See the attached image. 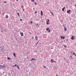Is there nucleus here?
I'll return each instance as SVG.
<instances>
[{
	"instance_id": "8",
	"label": "nucleus",
	"mask_w": 76,
	"mask_h": 76,
	"mask_svg": "<svg viewBox=\"0 0 76 76\" xmlns=\"http://www.w3.org/2000/svg\"><path fill=\"white\" fill-rule=\"evenodd\" d=\"M64 30L65 31H66L67 30V28L65 27V26H64Z\"/></svg>"
},
{
	"instance_id": "42",
	"label": "nucleus",
	"mask_w": 76,
	"mask_h": 76,
	"mask_svg": "<svg viewBox=\"0 0 76 76\" xmlns=\"http://www.w3.org/2000/svg\"><path fill=\"white\" fill-rule=\"evenodd\" d=\"M67 41H68V39H67Z\"/></svg>"
},
{
	"instance_id": "22",
	"label": "nucleus",
	"mask_w": 76,
	"mask_h": 76,
	"mask_svg": "<svg viewBox=\"0 0 76 76\" xmlns=\"http://www.w3.org/2000/svg\"><path fill=\"white\" fill-rule=\"evenodd\" d=\"M17 14L18 15V16H19V14L18 13H17Z\"/></svg>"
},
{
	"instance_id": "43",
	"label": "nucleus",
	"mask_w": 76,
	"mask_h": 76,
	"mask_svg": "<svg viewBox=\"0 0 76 76\" xmlns=\"http://www.w3.org/2000/svg\"><path fill=\"white\" fill-rule=\"evenodd\" d=\"M51 49H53V48H51Z\"/></svg>"
},
{
	"instance_id": "15",
	"label": "nucleus",
	"mask_w": 76,
	"mask_h": 76,
	"mask_svg": "<svg viewBox=\"0 0 76 76\" xmlns=\"http://www.w3.org/2000/svg\"><path fill=\"white\" fill-rule=\"evenodd\" d=\"M32 40L34 39V37H32Z\"/></svg>"
},
{
	"instance_id": "12",
	"label": "nucleus",
	"mask_w": 76,
	"mask_h": 76,
	"mask_svg": "<svg viewBox=\"0 0 76 76\" xmlns=\"http://www.w3.org/2000/svg\"><path fill=\"white\" fill-rule=\"evenodd\" d=\"M37 37H37V36H35V38H37Z\"/></svg>"
},
{
	"instance_id": "44",
	"label": "nucleus",
	"mask_w": 76,
	"mask_h": 76,
	"mask_svg": "<svg viewBox=\"0 0 76 76\" xmlns=\"http://www.w3.org/2000/svg\"><path fill=\"white\" fill-rule=\"evenodd\" d=\"M57 76H58V75H56Z\"/></svg>"
},
{
	"instance_id": "5",
	"label": "nucleus",
	"mask_w": 76,
	"mask_h": 76,
	"mask_svg": "<svg viewBox=\"0 0 76 76\" xmlns=\"http://www.w3.org/2000/svg\"><path fill=\"white\" fill-rule=\"evenodd\" d=\"M50 62H51L52 63H53L54 62V60L53 59H51L50 61Z\"/></svg>"
},
{
	"instance_id": "34",
	"label": "nucleus",
	"mask_w": 76,
	"mask_h": 76,
	"mask_svg": "<svg viewBox=\"0 0 76 76\" xmlns=\"http://www.w3.org/2000/svg\"><path fill=\"white\" fill-rule=\"evenodd\" d=\"M4 3H6V2L4 1Z\"/></svg>"
},
{
	"instance_id": "16",
	"label": "nucleus",
	"mask_w": 76,
	"mask_h": 76,
	"mask_svg": "<svg viewBox=\"0 0 76 76\" xmlns=\"http://www.w3.org/2000/svg\"><path fill=\"white\" fill-rule=\"evenodd\" d=\"M61 39H63V36H61Z\"/></svg>"
},
{
	"instance_id": "35",
	"label": "nucleus",
	"mask_w": 76,
	"mask_h": 76,
	"mask_svg": "<svg viewBox=\"0 0 76 76\" xmlns=\"http://www.w3.org/2000/svg\"><path fill=\"white\" fill-rule=\"evenodd\" d=\"M20 20L21 21H22V19H21Z\"/></svg>"
},
{
	"instance_id": "52",
	"label": "nucleus",
	"mask_w": 76,
	"mask_h": 76,
	"mask_svg": "<svg viewBox=\"0 0 76 76\" xmlns=\"http://www.w3.org/2000/svg\"><path fill=\"white\" fill-rule=\"evenodd\" d=\"M35 4H36V3H35Z\"/></svg>"
},
{
	"instance_id": "18",
	"label": "nucleus",
	"mask_w": 76,
	"mask_h": 76,
	"mask_svg": "<svg viewBox=\"0 0 76 76\" xmlns=\"http://www.w3.org/2000/svg\"><path fill=\"white\" fill-rule=\"evenodd\" d=\"M7 17H6V18H8V16L7 15H6Z\"/></svg>"
},
{
	"instance_id": "33",
	"label": "nucleus",
	"mask_w": 76,
	"mask_h": 76,
	"mask_svg": "<svg viewBox=\"0 0 76 76\" xmlns=\"http://www.w3.org/2000/svg\"><path fill=\"white\" fill-rule=\"evenodd\" d=\"M34 60L35 61L36 60V59H34Z\"/></svg>"
},
{
	"instance_id": "6",
	"label": "nucleus",
	"mask_w": 76,
	"mask_h": 76,
	"mask_svg": "<svg viewBox=\"0 0 76 76\" xmlns=\"http://www.w3.org/2000/svg\"><path fill=\"white\" fill-rule=\"evenodd\" d=\"M43 13L42 12V11H41V15L42 16L43 15Z\"/></svg>"
},
{
	"instance_id": "24",
	"label": "nucleus",
	"mask_w": 76,
	"mask_h": 76,
	"mask_svg": "<svg viewBox=\"0 0 76 76\" xmlns=\"http://www.w3.org/2000/svg\"><path fill=\"white\" fill-rule=\"evenodd\" d=\"M43 67L44 68H46V67H45V66H43Z\"/></svg>"
},
{
	"instance_id": "20",
	"label": "nucleus",
	"mask_w": 76,
	"mask_h": 76,
	"mask_svg": "<svg viewBox=\"0 0 76 76\" xmlns=\"http://www.w3.org/2000/svg\"><path fill=\"white\" fill-rule=\"evenodd\" d=\"M73 54L75 56L76 55V54H75L74 53H73Z\"/></svg>"
},
{
	"instance_id": "21",
	"label": "nucleus",
	"mask_w": 76,
	"mask_h": 76,
	"mask_svg": "<svg viewBox=\"0 0 76 76\" xmlns=\"http://www.w3.org/2000/svg\"><path fill=\"white\" fill-rule=\"evenodd\" d=\"M36 40H38V38H36Z\"/></svg>"
},
{
	"instance_id": "28",
	"label": "nucleus",
	"mask_w": 76,
	"mask_h": 76,
	"mask_svg": "<svg viewBox=\"0 0 76 76\" xmlns=\"http://www.w3.org/2000/svg\"><path fill=\"white\" fill-rule=\"evenodd\" d=\"M22 8H24V6H22Z\"/></svg>"
},
{
	"instance_id": "27",
	"label": "nucleus",
	"mask_w": 76,
	"mask_h": 76,
	"mask_svg": "<svg viewBox=\"0 0 76 76\" xmlns=\"http://www.w3.org/2000/svg\"><path fill=\"white\" fill-rule=\"evenodd\" d=\"M50 13H51L52 15H53V13H52V12H50Z\"/></svg>"
},
{
	"instance_id": "9",
	"label": "nucleus",
	"mask_w": 76,
	"mask_h": 76,
	"mask_svg": "<svg viewBox=\"0 0 76 76\" xmlns=\"http://www.w3.org/2000/svg\"><path fill=\"white\" fill-rule=\"evenodd\" d=\"M72 38H71V39L72 40H73V39L75 38V37H73V36L72 37Z\"/></svg>"
},
{
	"instance_id": "45",
	"label": "nucleus",
	"mask_w": 76,
	"mask_h": 76,
	"mask_svg": "<svg viewBox=\"0 0 76 76\" xmlns=\"http://www.w3.org/2000/svg\"><path fill=\"white\" fill-rule=\"evenodd\" d=\"M18 68L19 69H20V68H19V67H18Z\"/></svg>"
},
{
	"instance_id": "3",
	"label": "nucleus",
	"mask_w": 76,
	"mask_h": 76,
	"mask_svg": "<svg viewBox=\"0 0 76 76\" xmlns=\"http://www.w3.org/2000/svg\"><path fill=\"white\" fill-rule=\"evenodd\" d=\"M71 12V10H68L67 11V13H69Z\"/></svg>"
},
{
	"instance_id": "41",
	"label": "nucleus",
	"mask_w": 76,
	"mask_h": 76,
	"mask_svg": "<svg viewBox=\"0 0 76 76\" xmlns=\"http://www.w3.org/2000/svg\"><path fill=\"white\" fill-rule=\"evenodd\" d=\"M64 47L66 48V46H64Z\"/></svg>"
},
{
	"instance_id": "1",
	"label": "nucleus",
	"mask_w": 76,
	"mask_h": 76,
	"mask_svg": "<svg viewBox=\"0 0 76 76\" xmlns=\"http://www.w3.org/2000/svg\"><path fill=\"white\" fill-rule=\"evenodd\" d=\"M1 66V68H5V66L4 64L3 66L1 65H0Z\"/></svg>"
},
{
	"instance_id": "39",
	"label": "nucleus",
	"mask_w": 76,
	"mask_h": 76,
	"mask_svg": "<svg viewBox=\"0 0 76 76\" xmlns=\"http://www.w3.org/2000/svg\"><path fill=\"white\" fill-rule=\"evenodd\" d=\"M38 24H37V25H36V26H38Z\"/></svg>"
},
{
	"instance_id": "50",
	"label": "nucleus",
	"mask_w": 76,
	"mask_h": 76,
	"mask_svg": "<svg viewBox=\"0 0 76 76\" xmlns=\"http://www.w3.org/2000/svg\"><path fill=\"white\" fill-rule=\"evenodd\" d=\"M75 56L76 57V55H75Z\"/></svg>"
},
{
	"instance_id": "10",
	"label": "nucleus",
	"mask_w": 76,
	"mask_h": 76,
	"mask_svg": "<svg viewBox=\"0 0 76 76\" xmlns=\"http://www.w3.org/2000/svg\"><path fill=\"white\" fill-rule=\"evenodd\" d=\"M13 55H14V57H16V56H15V53H13Z\"/></svg>"
},
{
	"instance_id": "53",
	"label": "nucleus",
	"mask_w": 76,
	"mask_h": 76,
	"mask_svg": "<svg viewBox=\"0 0 76 76\" xmlns=\"http://www.w3.org/2000/svg\"><path fill=\"white\" fill-rule=\"evenodd\" d=\"M9 74H10V73H9Z\"/></svg>"
},
{
	"instance_id": "29",
	"label": "nucleus",
	"mask_w": 76,
	"mask_h": 76,
	"mask_svg": "<svg viewBox=\"0 0 76 76\" xmlns=\"http://www.w3.org/2000/svg\"><path fill=\"white\" fill-rule=\"evenodd\" d=\"M17 66V64H15V66Z\"/></svg>"
},
{
	"instance_id": "40",
	"label": "nucleus",
	"mask_w": 76,
	"mask_h": 76,
	"mask_svg": "<svg viewBox=\"0 0 76 76\" xmlns=\"http://www.w3.org/2000/svg\"><path fill=\"white\" fill-rule=\"evenodd\" d=\"M3 32V31H1V32H2H2Z\"/></svg>"
},
{
	"instance_id": "48",
	"label": "nucleus",
	"mask_w": 76,
	"mask_h": 76,
	"mask_svg": "<svg viewBox=\"0 0 76 76\" xmlns=\"http://www.w3.org/2000/svg\"><path fill=\"white\" fill-rule=\"evenodd\" d=\"M50 12H51V11L50 10Z\"/></svg>"
},
{
	"instance_id": "4",
	"label": "nucleus",
	"mask_w": 76,
	"mask_h": 76,
	"mask_svg": "<svg viewBox=\"0 0 76 76\" xmlns=\"http://www.w3.org/2000/svg\"><path fill=\"white\" fill-rule=\"evenodd\" d=\"M20 35H21V37H23L24 36V34L22 32L20 33Z\"/></svg>"
},
{
	"instance_id": "30",
	"label": "nucleus",
	"mask_w": 76,
	"mask_h": 76,
	"mask_svg": "<svg viewBox=\"0 0 76 76\" xmlns=\"http://www.w3.org/2000/svg\"><path fill=\"white\" fill-rule=\"evenodd\" d=\"M39 42V41H38V42H37V44H38V42Z\"/></svg>"
},
{
	"instance_id": "49",
	"label": "nucleus",
	"mask_w": 76,
	"mask_h": 76,
	"mask_svg": "<svg viewBox=\"0 0 76 76\" xmlns=\"http://www.w3.org/2000/svg\"><path fill=\"white\" fill-rule=\"evenodd\" d=\"M53 16H54V15H53Z\"/></svg>"
},
{
	"instance_id": "2",
	"label": "nucleus",
	"mask_w": 76,
	"mask_h": 76,
	"mask_svg": "<svg viewBox=\"0 0 76 76\" xmlns=\"http://www.w3.org/2000/svg\"><path fill=\"white\" fill-rule=\"evenodd\" d=\"M46 30H47V31H48L49 32H50V30L49 29V28H48L46 29Z\"/></svg>"
},
{
	"instance_id": "19",
	"label": "nucleus",
	"mask_w": 76,
	"mask_h": 76,
	"mask_svg": "<svg viewBox=\"0 0 76 76\" xmlns=\"http://www.w3.org/2000/svg\"><path fill=\"white\" fill-rule=\"evenodd\" d=\"M49 22H48L47 23V24H49Z\"/></svg>"
},
{
	"instance_id": "17",
	"label": "nucleus",
	"mask_w": 76,
	"mask_h": 76,
	"mask_svg": "<svg viewBox=\"0 0 76 76\" xmlns=\"http://www.w3.org/2000/svg\"><path fill=\"white\" fill-rule=\"evenodd\" d=\"M54 62L55 63H57V61H54Z\"/></svg>"
},
{
	"instance_id": "25",
	"label": "nucleus",
	"mask_w": 76,
	"mask_h": 76,
	"mask_svg": "<svg viewBox=\"0 0 76 76\" xmlns=\"http://www.w3.org/2000/svg\"><path fill=\"white\" fill-rule=\"evenodd\" d=\"M31 1H32L34 2V0H31Z\"/></svg>"
},
{
	"instance_id": "36",
	"label": "nucleus",
	"mask_w": 76,
	"mask_h": 76,
	"mask_svg": "<svg viewBox=\"0 0 76 76\" xmlns=\"http://www.w3.org/2000/svg\"><path fill=\"white\" fill-rule=\"evenodd\" d=\"M37 44H37H37L36 45V46H37Z\"/></svg>"
},
{
	"instance_id": "47",
	"label": "nucleus",
	"mask_w": 76,
	"mask_h": 76,
	"mask_svg": "<svg viewBox=\"0 0 76 76\" xmlns=\"http://www.w3.org/2000/svg\"><path fill=\"white\" fill-rule=\"evenodd\" d=\"M18 1V0H17V1Z\"/></svg>"
},
{
	"instance_id": "37",
	"label": "nucleus",
	"mask_w": 76,
	"mask_h": 76,
	"mask_svg": "<svg viewBox=\"0 0 76 76\" xmlns=\"http://www.w3.org/2000/svg\"><path fill=\"white\" fill-rule=\"evenodd\" d=\"M71 53H72V51L71 52Z\"/></svg>"
},
{
	"instance_id": "23",
	"label": "nucleus",
	"mask_w": 76,
	"mask_h": 76,
	"mask_svg": "<svg viewBox=\"0 0 76 76\" xmlns=\"http://www.w3.org/2000/svg\"><path fill=\"white\" fill-rule=\"evenodd\" d=\"M65 37L64 36V37H63V39H65Z\"/></svg>"
},
{
	"instance_id": "31",
	"label": "nucleus",
	"mask_w": 76,
	"mask_h": 76,
	"mask_svg": "<svg viewBox=\"0 0 76 76\" xmlns=\"http://www.w3.org/2000/svg\"><path fill=\"white\" fill-rule=\"evenodd\" d=\"M37 13V12H35V13L36 14Z\"/></svg>"
},
{
	"instance_id": "32",
	"label": "nucleus",
	"mask_w": 76,
	"mask_h": 76,
	"mask_svg": "<svg viewBox=\"0 0 76 76\" xmlns=\"http://www.w3.org/2000/svg\"><path fill=\"white\" fill-rule=\"evenodd\" d=\"M33 23V22L32 21H31V23Z\"/></svg>"
},
{
	"instance_id": "13",
	"label": "nucleus",
	"mask_w": 76,
	"mask_h": 76,
	"mask_svg": "<svg viewBox=\"0 0 76 76\" xmlns=\"http://www.w3.org/2000/svg\"><path fill=\"white\" fill-rule=\"evenodd\" d=\"M7 59H9V60H10V59H11V58H9V57H8V58H7Z\"/></svg>"
},
{
	"instance_id": "14",
	"label": "nucleus",
	"mask_w": 76,
	"mask_h": 76,
	"mask_svg": "<svg viewBox=\"0 0 76 76\" xmlns=\"http://www.w3.org/2000/svg\"><path fill=\"white\" fill-rule=\"evenodd\" d=\"M34 60V58H32V59H31V61H32V60Z\"/></svg>"
},
{
	"instance_id": "51",
	"label": "nucleus",
	"mask_w": 76,
	"mask_h": 76,
	"mask_svg": "<svg viewBox=\"0 0 76 76\" xmlns=\"http://www.w3.org/2000/svg\"><path fill=\"white\" fill-rule=\"evenodd\" d=\"M23 11H24V9H23Z\"/></svg>"
},
{
	"instance_id": "46",
	"label": "nucleus",
	"mask_w": 76,
	"mask_h": 76,
	"mask_svg": "<svg viewBox=\"0 0 76 76\" xmlns=\"http://www.w3.org/2000/svg\"><path fill=\"white\" fill-rule=\"evenodd\" d=\"M64 59H65V58H64Z\"/></svg>"
},
{
	"instance_id": "38",
	"label": "nucleus",
	"mask_w": 76,
	"mask_h": 76,
	"mask_svg": "<svg viewBox=\"0 0 76 76\" xmlns=\"http://www.w3.org/2000/svg\"><path fill=\"white\" fill-rule=\"evenodd\" d=\"M13 67H15V66H14V65H13Z\"/></svg>"
},
{
	"instance_id": "26",
	"label": "nucleus",
	"mask_w": 76,
	"mask_h": 76,
	"mask_svg": "<svg viewBox=\"0 0 76 76\" xmlns=\"http://www.w3.org/2000/svg\"><path fill=\"white\" fill-rule=\"evenodd\" d=\"M49 21V19H48L47 22H48Z\"/></svg>"
},
{
	"instance_id": "7",
	"label": "nucleus",
	"mask_w": 76,
	"mask_h": 76,
	"mask_svg": "<svg viewBox=\"0 0 76 76\" xmlns=\"http://www.w3.org/2000/svg\"><path fill=\"white\" fill-rule=\"evenodd\" d=\"M65 9V7H64L62 9V10L63 11H64V9Z\"/></svg>"
},
{
	"instance_id": "11",
	"label": "nucleus",
	"mask_w": 76,
	"mask_h": 76,
	"mask_svg": "<svg viewBox=\"0 0 76 76\" xmlns=\"http://www.w3.org/2000/svg\"><path fill=\"white\" fill-rule=\"evenodd\" d=\"M70 58L71 59H72V56H70Z\"/></svg>"
}]
</instances>
